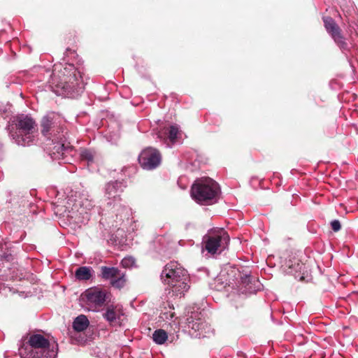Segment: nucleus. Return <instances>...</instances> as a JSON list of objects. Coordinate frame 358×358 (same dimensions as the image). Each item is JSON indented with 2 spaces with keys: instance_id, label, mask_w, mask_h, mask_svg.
<instances>
[{
  "instance_id": "f257e3e1",
  "label": "nucleus",
  "mask_w": 358,
  "mask_h": 358,
  "mask_svg": "<svg viewBox=\"0 0 358 358\" xmlns=\"http://www.w3.org/2000/svg\"><path fill=\"white\" fill-rule=\"evenodd\" d=\"M50 87L57 95L69 94L72 92H78L84 88L80 72L73 64H55L50 78Z\"/></svg>"
},
{
  "instance_id": "f03ea898",
  "label": "nucleus",
  "mask_w": 358,
  "mask_h": 358,
  "mask_svg": "<svg viewBox=\"0 0 358 358\" xmlns=\"http://www.w3.org/2000/svg\"><path fill=\"white\" fill-rule=\"evenodd\" d=\"M220 194L218 183L210 178H202L195 181L191 188L192 198L201 205L216 203Z\"/></svg>"
},
{
  "instance_id": "7ed1b4c3",
  "label": "nucleus",
  "mask_w": 358,
  "mask_h": 358,
  "mask_svg": "<svg viewBox=\"0 0 358 358\" xmlns=\"http://www.w3.org/2000/svg\"><path fill=\"white\" fill-rule=\"evenodd\" d=\"M161 277L164 283L171 287L176 295L184 294L189 288L187 271L180 267L177 262L168 263L162 271Z\"/></svg>"
},
{
  "instance_id": "20e7f679",
  "label": "nucleus",
  "mask_w": 358,
  "mask_h": 358,
  "mask_svg": "<svg viewBox=\"0 0 358 358\" xmlns=\"http://www.w3.org/2000/svg\"><path fill=\"white\" fill-rule=\"evenodd\" d=\"M229 241L228 233L223 228H220L208 231L203 236V243L208 252L214 255L224 250Z\"/></svg>"
},
{
  "instance_id": "39448f33",
  "label": "nucleus",
  "mask_w": 358,
  "mask_h": 358,
  "mask_svg": "<svg viewBox=\"0 0 358 358\" xmlns=\"http://www.w3.org/2000/svg\"><path fill=\"white\" fill-rule=\"evenodd\" d=\"M30 346L29 355L30 358H55L57 352L54 347L50 349L49 341L41 334L31 335L28 341Z\"/></svg>"
},
{
  "instance_id": "423d86ee",
  "label": "nucleus",
  "mask_w": 358,
  "mask_h": 358,
  "mask_svg": "<svg viewBox=\"0 0 358 358\" xmlns=\"http://www.w3.org/2000/svg\"><path fill=\"white\" fill-rule=\"evenodd\" d=\"M15 127L22 137L16 140L19 145H29L33 141V134L38 130L36 121L28 115H21L17 117Z\"/></svg>"
},
{
  "instance_id": "0eeeda50",
  "label": "nucleus",
  "mask_w": 358,
  "mask_h": 358,
  "mask_svg": "<svg viewBox=\"0 0 358 358\" xmlns=\"http://www.w3.org/2000/svg\"><path fill=\"white\" fill-rule=\"evenodd\" d=\"M88 304L94 308H101L110 301V293L99 287H91L84 292Z\"/></svg>"
},
{
  "instance_id": "6e6552de",
  "label": "nucleus",
  "mask_w": 358,
  "mask_h": 358,
  "mask_svg": "<svg viewBox=\"0 0 358 358\" xmlns=\"http://www.w3.org/2000/svg\"><path fill=\"white\" fill-rule=\"evenodd\" d=\"M161 160L159 152L152 148L143 150L138 156V162L145 170L155 169L160 164Z\"/></svg>"
},
{
  "instance_id": "1a4fd4ad",
  "label": "nucleus",
  "mask_w": 358,
  "mask_h": 358,
  "mask_svg": "<svg viewBox=\"0 0 358 358\" xmlns=\"http://www.w3.org/2000/svg\"><path fill=\"white\" fill-rule=\"evenodd\" d=\"M61 122V117L54 113L44 116L41 120V134L50 138L55 133L59 132Z\"/></svg>"
},
{
  "instance_id": "9d476101",
  "label": "nucleus",
  "mask_w": 358,
  "mask_h": 358,
  "mask_svg": "<svg viewBox=\"0 0 358 358\" xmlns=\"http://www.w3.org/2000/svg\"><path fill=\"white\" fill-rule=\"evenodd\" d=\"M101 273L102 278L110 280L113 287L121 289L124 287L127 282L125 274L117 268L101 266Z\"/></svg>"
},
{
  "instance_id": "9b49d317",
  "label": "nucleus",
  "mask_w": 358,
  "mask_h": 358,
  "mask_svg": "<svg viewBox=\"0 0 358 358\" xmlns=\"http://www.w3.org/2000/svg\"><path fill=\"white\" fill-rule=\"evenodd\" d=\"M322 20L325 29L331 35L335 43H336L340 47L345 45L346 43L341 33V29L335 20L329 16L323 17Z\"/></svg>"
},
{
  "instance_id": "f8f14e48",
  "label": "nucleus",
  "mask_w": 358,
  "mask_h": 358,
  "mask_svg": "<svg viewBox=\"0 0 358 358\" xmlns=\"http://www.w3.org/2000/svg\"><path fill=\"white\" fill-rule=\"evenodd\" d=\"M285 273L289 275H293L296 279L299 278L301 282L305 281L304 269L306 266L299 259L294 258L289 259L287 264Z\"/></svg>"
},
{
  "instance_id": "ddd939ff",
  "label": "nucleus",
  "mask_w": 358,
  "mask_h": 358,
  "mask_svg": "<svg viewBox=\"0 0 358 358\" xmlns=\"http://www.w3.org/2000/svg\"><path fill=\"white\" fill-rule=\"evenodd\" d=\"M120 310L117 308L114 305H108L106 312L103 314V317L111 324H117L120 323Z\"/></svg>"
},
{
  "instance_id": "4468645a",
  "label": "nucleus",
  "mask_w": 358,
  "mask_h": 358,
  "mask_svg": "<svg viewBox=\"0 0 358 358\" xmlns=\"http://www.w3.org/2000/svg\"><path fill=\"white\" fill-rule=\"evenodd\" d=\"M122 192V183L117 181L109 182L106 187V194L108 199H116L119 197Z\"/></svg>"
},
{
  "instance_id": "2eb2a0df",
  "label": "nucleus",
  "mask_w": 358,
  "mask_h": 358,
  "mask_svg": "<svg viewBox=\"0 0 358 358\" xmlns=\"http://www.w3.org/2000/svg\"><path fill=\"white\" fill-rule=\"evenodd\" d=\"M92 268L88 266H80L75 271V277L80 281H86L90 280L92 276Z\"/></svg>"
},
{
  "instance_id": "dca6fc26",
  "label": "nucleus",
  "mask_w": 358,
  "mask_h": 358,
  "mask_svg": "<svg viewBox=\"0 0 358 358\" xmlns=\"http://www.w3.org/2000/svg\"><path fill=\"white\" fill-rule=\"evenodd\" d=\"M90 324L87 317L84 315L78 316L73 321V329L77 331L85 330Z\"/></svg>"
},
{
  "instance_id": "f3484780",
  "label": "nucleus",
  "mask_w": 358,
  "mask_h": 358,
  "mask_svg": "<svg viewBox=\"0 0 358 358\" xmlns=\"http://www.w3.org/2000/svg\"><path fill=\"white\" fill-rule=\"evenodd\" d=\"M153 341L159 345L164 344L168 338V335L164 329H157L152 334Z\"/></svg>"
},
{
  "instance_id": "a211bd4d",
  "label": "nucleus",
  "mask_w": 358,
  "mask_h": 358,
  "mask_svg": "<svg viewBox=\"0 0 358 358\" xmlns=\"http://www.w3.org/2000/svg\"><path fill=\"white\" fill-rule=\"evenodd\" d=\"M187 322L189 327L194 329L195 331H199L201 329V326L203 325V323L200 319L195 321L193 316L187 317Z\"/></svg>"
},
{
  "instance_id": "6ab92c4d",
  "label": "nucleus",
  "mask_w": 358,
  "mask_h": 358,
  "mask_svg": "<svg viewBox=\"0 0 358 358\" xmlns=\"http://www.w3.org/2000/svg\"><path fill=\"white\" fill-rule=\"evenodd\" d=\"M178 129L175 126H171L165 129V134L168 135L169 138L173 141L177 138Z\"/></svg>"
},
{
  "instance_id": "aec40b11",
  "label": "nucleus",
  "mask_w": 358,
  "mask_h": 358,
  "mask_svg": "<svg viewBox=\"0 0 358 358\" xmlns=\"http://www.w3.org/2000/svg\"><path fill=\"white\" fill-rule=\"evenodd\" d=\"M69 148L67 146H65L64 144H57L54 147V150L55 151L52 152V154L54 156L52 157L56 158L57 156H55L57 154L61 156H63L64 155V152L66 151Z\"/></svg>"
},
{
  "instance_id": "412c9836",
  "label": "nucleus",
  "mask_w": 358,
  "mask_h": 358,
  "mask_svg": "<svg viewBox=\"0 0 358 358\" xmlns=\"http://www.w3.org/2000/svg\"><path fill=\"white\" fill-rule=\"evenodd\" d=\"M80 158L82 160H85L88 162H92L94 160V155L91 151L88 150H84L80 153Z\"/></svg>"
},
{
  "instance_id": "4be33fe9",
  "label": "nucleus",
  "mask_w": 358,
  "mask_h": 358,
  "mask_svg": "<svg viewBox=\"0 0 358 358\" xmlns=\"http://www.w3.org/2000/svg\"><path fill=\"white\" fill-rule=\"evenodd\" d=\"M332 230L335 232L338 231L341 229V224L338 220H334L330 223Z\"/></svg>"
},
{
  "instance_id": "5701e85b",
  "label": "nucleus",
  "mask_w": 358,
  "mask_h": 358,
  "mask_svg": "<svg viewBox=\"0 0 358 358\" xmlns=\"http://www.w3.org/2000/svg\"><path fill=\"white\" fill-rule=\"evenodd\" d=\"M241 284L245 287L248 286L251 282V277L249 275H243L241 278Z\"/></svg>"
},
{
  "instance_id": "b1692460",
  "label": "nucleus",
  "mask_w": 358,
  "mask_h": 358,
  "mask_svg": "<svg viewBox=\"0 0 358 358\" xmlns=\"http://www.w3.org/2000/svg\"><path fill=\"white\" fill-rule=\"evenodd\" d=\"M164 315H165L166 319H172L175 317L174 312L164 313Z\"/></svg>"
},
{
  "instance_id": "393cba45",
  "label": "nucleus",
  "mask_w": 358,
  "mask_h": 358,
  "mask_svg": "<svg viewBox=\"0 0 358 358\" xmlns=\"http://www.w3.org/2000/svg\"><path fill=\"white\" fill-rule=\"evenodd\" d=\"M129 259L124 258L122 261V264L124 266H127L129 264Z\"/></svg>"
}]
</instances>
